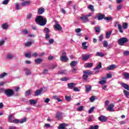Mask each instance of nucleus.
Masks as SVG:
<instances>
[{
	"instance_id": "f257e3e1",
	"label": "nucleus",
	"mask_w": 129,
	"mask_h": 129,
	"mask_svg": "<svg viewBox=\"0 0 129 129\" xmlns=\"http://www.w3.org/2000/svg\"><path fill=\"white\" fill-rule=\"evenodd\" d=\"M35 22L39 26H45L47 24V19L42 16H38L35 19Z\"/></svg>"
},
{
	"instance_id": "f03ea898",
	"label": "nucleus",
	"mask_w": 129,
	"mask_h": 129,
	"mask_svg": "<svg viewBox=\"0 0 129 129\" xmlns=\"http://www.w3.org/2000/svg\"><path fill=\"white\" fill-rule=\"evenodd\" d=\"M4 93L8 97H12V96H14V94H15L14 90L11 89H7L5 90Z\"/></svg>"
},
{
	"instance_id": "7ed1b4c3",
	"label": "nucleus",
	"mask_w": 129,
	"mask_h": 129,
	"mask_svg": "<svg viewBox=\"0 0 129 129\" xmlns=\"http://www.w3.org/2000/svg\"><path fill=\"white\" fill-rule=\"evenodd\" d=\"M8 121L9 122H12L13 123H19V119H16L14 117V114H12L8 116Z\"/></svg>"
},
{
	"instance_id": "20e7f679",
	"label": "nucleus",
	"mask_w": 129,
	"mask_h": 129,
	"mask_svg": "<svg viewBox=\"0 0 129 129\" xmlns=\"http://www.w3.org/2000/svg\"><path fill=\"white\" fill-rule=\"evenodd\" d=\"M62 56L60 57V61H63V62H67L68 61L69 59L68 57L66 56V52L63 51L62 53Z\"/></svg>"
},
{
	"instance_id": "39448f33",
	"label": "nucleus",
	"mask_w": 129,
	"mask_h": 129,
	"mask_svg": "<svg viewBox=\"0 0 129 129\" xmlns=\"http://www.w3.org/2000/svg\"><path fill=\"white\" fill-rule=\"evenodd\" d=\"M118 42L119 45L122 46L124 43H126V42H127V39H126V38H121L118 40Z\"/></svg>"
},
{
	"instance_id": "423d86ee",
	"label": "nucleus",
	"mask_w": 129,
	"mask_h": 129,
	"mask_svg": "<svg viewBox=\"0 0 129 129\" xmlns=\"http://www.w3.org/2000/svg\"><path fill=\"white\" fill-rule=\"evenodd\" d=\"M55 25L54 26V28L57 31H61L62 30V27L60 26V24L58 23V22L55 21Z\"/></svg>"
},
{
	"instance_id": "0eeeda50",
	"label": "nucleus",
	"mask_w": 129,
	"mask_h": 129,
	"mask_svg": "<svg viewBox=\"0 0 129 129\" xmlns=\"http://www.w3.org/2000/svg\"><path fill=\"white\" fill-rule=\"evenodd\" d=\"M82 20L83 23H88L89 22V19L87 16H82L80 18Z\"/></svg>"
},
{
	"instance_id": "6e6552de",
	"label": "nucleus",
	"mask_w": 129,
	"mask_h": 129,
	"mask_svg": "<svg viewBox=\"0 0 129 129\" xmlns=\"http://www.w3.org/2000/svg\"><path fill=\"white\" fill-rule=\"evenodd\" d=\"M23 71L25 72V75L29 76L32 74L31 70H30L29 69L25 68L23 69Z\"/></svg>"
},
{
	"instance_id": "1a4fd4ad",
	"label": "nucleus",
	"mask_w": 129,
	"mask_h": 129,
	"mask_svg": "<svg viewBox=\"0 0 129 129\" xmlns=\"http://www.w3.org/2000/svg\"><path fill=\"white\" fill-rule=\"evenodd\" d=\"M66 126H68V125L66 123H62L59 124L58 126V129H63L66 127Z\"/></svg>"
},
{
	"instance_id": "9d476101",
	"label": "nucleus",
	"mask_w": 129,
	"mask_h": 129,
	"mask_svg": "<svg viewBox=\"0 0 129 129\" xmlns=\"http://www.w3.org/2000/svg\"><path fill=\"white\" fill-rule=\"evenodd\" d=\"M99 120L102 122H105L106 120H107V117L103 115L100 116L99 117Z\"/></svg>"
},
{
	"instance_id": "9b49d317",
	"label": "nucleus",
	"mask_w": 129,
	"mask_h": 129,
	"mask_svg": "<svg viewBox=\"0 0 129 129\" xmlns=\"http://www.w3.org/2000/svg\"><path fill=\"white\" fill-rule=\"evenodd\" d=\"M113 107H114V105H113V104H111L107 108V110H108V111H114Z\"/></svg>"
},
{
	"instance_id": "f8f14e48",
	"label": "nucleus",
	"mask_w": 129,
	"mask_h": 129,
	"mask_svg": "<svg viewBox=\"0 0 129 129\" xmlns=\"http://www.w3.org/2000/svg\"><path fill=\"white\" fill-rule=\"evenodd\" d=\"M45 12V9H44L43 7H41V8H39L38 9V14L39 15H42L43 13Z\"/></svg>"
},
{
	"instance_id": "ddd939ff",
	"label": "nucleus",
	"mask_w": 129,
	"mask_h": 129,
	"mask_svg": "<svg viewBox=\"0 0 129 129\" xmlns=\"http://www.w3.org/2000/svg\"><path fill=\"white\" fill-rule=\"evenodd\" d=\"M90 56H91V54H88V55L84 54L82 55V57H83L82 59L84 61H86V60H88V59L90 58Z\"/></svg>"
},
{
	"instance_id": "4468645a",
	"label": "nucleus",
	"mask_w": 129,
	"mask_h": 129,
	"mask_svg": "<svg viewBox=\"0 0 129 129\" xmlns=\"http://www.w3.org/2000/svg\"><path fill=\"white\" fill-rule=\"evenodd\" d=\"M115 68H116V66L115 64H112L107 68V70H114Z\"/></svg>"
},
{
	"instance_id": "2eb2a0df",
	"label": "nucleus",
	"mask_w": 129,
	"mask_h": 129,
	"mask_svg": "<svg viewBox=\"0 0 129 129\" xmlns=\"http://www.w3.org/2000/svg\"><path fill=\"white\" fill-rule=\"evenodd\" d=\"M43 92V89H40L39 90H36V91L35 93V96H39L41 93Z\"/></svg>"
},
{
	"instance_id": "dca6fc26",
	"label": "nucleus",
	"mask_w": 129,
	"mask_h": 129,
	"mask_svg": "<svg viewBox=\"0 0 129 129\" xmlns=\"http://www.w3.org/2000/svg\"><path fill=\"white\" fill-rule=\"evenodd\" d=\"M116 25H117V26H118V28L119 32L123 33V31H122V27H121V25H120V24H118V22H116L115 26H116Z\"/></svg>"
},
{
	"instance_id": "f3484780",
	"label": "nucleus",
	"mask_w": 129,
	"mask_h": 129,
	"mask_svg": "<svg viewBox=\"0 0 129 129\" xmlns=\"http://www.w3.org/2000/svg\"><path fill=\"white\" fill-rule=\"evenodd\" d=\"M25 56L26 58H28V59L32 58V52L29 51V52H26L25 54Z\"/></svg>"
},
{
	"instance_id": "a211bd4d",
	"label": "nucleus",
	"mask_w": 129,
	"mask_h": 129,
	"mask_svg": "<svg viewBox=\"0 0 129 129\" xmlns=\"http://www.w3.org/2000/svg\"><path fill=\"white\" fill-rule=\"evenodd\" d=\"M103 80L100 81L99 83L102 85H103V84H105L106 83V79H107V78L106 77H103L102 78Z\"/></svg>"
},
{
	"instance_id": "6ab92c4d",
	"label": "nucleus",
	"mask_w": 129,
	"mask_h": 129,
	"mask_svg": "<svg viewBox=\"0 0 129 129\" xmlns=\"http://www.w3.org/2000/svg\"><path fill=\"white\" fill-rule=\"evenodd\" d=\"M122 76L124 78V79H125L126 80H128V79H129V73H128L125 72L122 74Z\"/></svg>"
},
{
	"instance_id": "aec40b11",
	"label": "nucleus",
	"mask_w": 129,
	"mask_h": 129,
	"mask_svg": "<svg viewBox=\"0 0 129 129\" xmlns=\"http://www.w3.org/2000/svg\"><path fill=\"white\" fill-rule=\"evenodd\" d=\"M120 85L122 87H123L125 89H126V90H128L129 91V87L128 85L126 84H124L123 83H121Z\"/></svg>"
},
{
	"instance_id": "412c9836",
	"label": "nucleus",
	"mask_w": 129,
	"mask_h": 129,
	"mask_svg": "<svg viewBox=\"0 0 129 129\" xmlns=\"http://www.w3.org/2000/svg\"><path fill=\"white\" fill-rule=\"evenodd\" d=\"M1 27L3 28L4 30H8L9 28V25L7 23H4L1 25Z\"/></svg>"
},
{
	"instance_id": "4be33fe9",
	"label": "nucleus",
	"mask_w": 129,
	"mask_h": 129,
	"mask_svg": "<svg viewBox=\"0 0 129 129\" xmlns=\"http://www.w3.org/2000/svg\"><path fill=\"white\" fill-rule=\"evenodd\" d=\"M62 113L60 112H57L56 114V117L58 119H60V118H62Z\"/></svg>"
},
{
	"instance_id": "5701e85b",
	"label": "nucleus",
	"mask_w": 129,
	"mask_h": 129,
	"mask_svg": "<svg viewBox=\"0 0 129 129\" xmlns=\"http://www.w3.org/2000/svg\"><path fill=\"white\" fill-rule=\"evenodd\" d=\"M112 33V31H109L106 32V39H109L110 38V36H111Z\"/></svg>"
},
{
	"instance_id": "b1692460",
	"label": "nucleus",
	"mask_w": 129,
	"mask_h": 129,
	"mask_svg": "<svg viewBox=\"0 0 129 129\" xmlns=\"http://www.w3.org/2000/svg\"><path fill=\"white\" fill-rule=\"evenodd\" d=\"M33 44V41H27L26 42L24 45L26 47H31V45H32Z\"/></svg>"
},
{
	"instance_id": "393cba45",
	"label": "nucleus",
	"mask_w": 129,
	"mask_h": 129,
	"mask_svg": "<svg viewBox=\"0 0 129 129\" xmlns=\"http://www.w3.org/2000/svg\"><path fill=\"white\" fill-rule=\"evenodd\" d=\"M8 75H9L8 73L4 72L0 75V79H3V78H5V77H6V76H8Z\"/></svg>"
},
{
	"instance_id": "a878e982",
	"label": "nucleus",
	"mask_w": 129,
	"mask_h": 129,
	"mask_svg": "<svg viewBox=\"0 0 129 129\" xmlns=\"http://www.w3.org/2000/svg\"><path fill=\"white\" fill-rule=\"evenodd\" d=\"M35 62L36 64H41L43 62V59L42 58H37L35 60Z\"/></svg>"
},
{
	"instance_id": "bb28decb",
	"label": "nucleus",
	"mask_w": 129,
	"mask_h": 129,
	"mask_svg": "<svg viewBox=\"0 0 129 129\" xmlns=\"http://www.w3.org/2000/svg\"><path fill=\"white\" fill-rule=\"evenodd\" d=\"M7 58L8 59V60H12L14 58V54H11V53H8L7 55Z\"/></svg>"
},
{
	"instance_id": "cd10ccee",
	"label": "nucleus",
	"mask_w": 129,
	"mask_h": 129,
	"mask_svg": "<svg viewBox=\"0 0 129 129\" xmlns=\"http://www.w3.org/2000/svg\"><path fill=\"white\" fill-rule=\"evenodd\" d=\"M87 44V42H84L82 44V46L84 50H86L87 48H88V46L86 45Z\"/></svg>"
},
{
	"instance_id": "c85d7f7f",
	"label": "nucleus",
	"mask_w": 129,
	"mask_h": 129,
	"mask_svg": "<svg viewBox=\"0 0 129 129\" xmlns=\"http://www.w3.org/2000/svg\"><path fill=\"white\" fill-rule=\"evenodd\" d=\"M30 4H31L30 1L24 2L22 3V6H23V7H26V6H29Z\"/></svg>"
},
{
	"instance_id": "c756f323",
	"label": "nucleus",
	"mask_w": 129,
	"mask_h": 129,
	"mask_svg": "<svg viewBox=\"0 0 129 129\" xmlns=\"http://www.w3.org/2000/svg\"><path fill=\"white\" fill-rule=\"evenodd\" d=\"M101 65V62H99V64L94 69V70H99L102 67Z\"/></svg>"
},
{
	"instance_id": "7c9ffc66",
	"label": "nucleus",
	"mask_w": 129,
	"mask_h": 129,
	"mask_svg": "<svg viewBox=\"0 0 129 129\" xmlns=\"http://www.w3.org/2000/svg\"><path fill=\"white\" fill-rule=\"evenodd\" d=\"M74 86H75V84L73 83H71L68 84V87L70 89H71V88H73V87H74Z\"/></svg>"
},
{
	"instance_id": "2f4dec72",
	"label": "nucleus",
	"mask_w": 129,
	"mask_h": 129,
	"mask_svg": "<svg viewBox=\"0 0 129 129\" xmlns=\"http://www.w3.org/2000/svg\"><path fill=\"white\" fill-rule=\"evenodd\" d=\"M104 15H102V14H99V16L98 17V19L99 20V21H100L101 20H103L104 18Z\"/></svg>"
},
{
	"instance_id": "473e14b6",
	"label": "nucleus",
	"mask_w": 129,
	"mask_h": 129,
	"mask_svg": "<svg viewBox=\"0 0 129 129\" xmlns=\"http://www.w3.org/2000/svg\"><path fill=\"white\" fill-rule=\"evenodd\" d=\"M84 74H86L87 75H90L91 74H92V71L89 70L85 71L84 72Z\"/></svg>"
},
{
	"instance_id": "72a5a7b5",
	"label": "nucleus",
	"mask_w": 129,
	"mask_h": 129,
	"mask_svg": "<svg viewBox=\"0 0 129 129\" xmlns=\"http://www.w3.org/2000/svg\"><path fill=\"white\" fill-rule=\"evenodd\" d=\"M93 66V63H87L85 64V67H87V68H90V67H92Z\"/></svg>"
},
{
	"instance_id": "f704fd0d",
	"label": "nucleus",
	"mask_w": 129,
	"mask_h": 129,
	"mask_svg": "<svg viewBox=\"0 0 129 129\" xmlns=\"http://www.w3.org/2000/svg\"><path fill=\"white\" fill-rule=\"evenodd\" d=\"M77 65V61H73L70 63V66L72 67H75V66H76Z\"/></svg>"
},
{
	"instance_id": "c9c22d12",
	"label": "nucleus",
	"mask_w": 129,
	"mask_h": 129,
	"mask_svg": "<svg viewBox=\"0 0 129 129\" xmlns=\"http://www.w3.org/2000/svg\"><path fill=\"white\" fill-rule=\"evenodd\" d=\"M27 121V118H24L22 119L21 120L19 119L18 123H24V122H26Z\"/></svg>"
},
{
	"instance_id": "e433bc0d",
	"label": "nucleus",
	"mask_w": 129,
	"mask_h": 129,
	"mask_svg": "<svg viewBox=\"0 0 129 129\" xmlns=\"http://www.w3.org/2000/svg\"><path fill=\"white\" fill-rule=\"evenodd\" d=\"M43 32L45 34H49L50 33V29L47 27H45L43 30Z\"/></svg>"
},
{
	"instance_id": "4c0bfd02",
	"label": "nucleus",
	"mask_w": 129,
	"mask_h": 129,
	"mask_svg": "<svg viewBox=\"0 0 129 129\" xmlns=\"http://www.w3.org/2000/svg\"><path fill=\"white\" fill-rule=\"evenodd\" d=\"M96 56H99V57H104V54L101 52H97L96 53Z\"/></svg>"
},
{
	"instance_id": "58836bf2",
	"label": "nucleus",
	"mask_w": 129,
	"mask_h": 129,
	"mask_svg": "<svg viewBox=\"0 0 129 129\" xmlns=\"http://www.w3.org/2000/svg\"><path fill=\"white\" fill-rule=\"evenodd\" d=\"M53 98L55 100H57V101H58V102L62 101V100H60V98H59V97H58V96H53Z\"/></svg>"
},
{
	"instance_id": "ea45409f",
	"label": "nucleus",
	"mask_w": 129,
	"mask_h": 129,
	"mask_svg": "<svg viewBox=\"0 0 129 129\" xmlns=\"http://www.w3.org/2000/svg\"><path fill=\"white\" fill-rule=\"evenodd\" d=\"M16 10L17 11L20 10L21 7L20 6V4L19 3L15 4Z\"/></svg>"
},
{
	"instance_id": "a19ab883",
	"label": "nucleus",
	"mask_w": 129,
	"mask_h": 129,
	"mask_svg": "<svg viewBox=\"0 0 129 129\" xmlns=\"http://www.w3.org/2000/svg\"><path fill=\"white\" fill-rule=\"evenodd\" d=\"M88 8L89 9V10H90V11H91L92 12H94V7H93V6L89 5L88 7Z\"/></svg>"
},
{
	"instance_id": "79ce46f5",
	"label": "nucleus",
	"mask_w": 129,
	"mask_h": 129,
	"mask_svg": "<svg viewBox=\"0 0 129 129\" xmlns=\"http://www.w3.org/2000/svg\"><path fill=\"white\" fill-rule=\"evenodd\" d=\"M122 5H120L116 7V10L117 11H120L122 9Z\"/></svg>"
},
{
	"instance_id": "37998d69",
	"label": "nucleus",
	"mask_w": 129,
	"mask_h": 129,
	"mask_svg": "<svg viewBox=\"0 0 129 129\" xmlns=\"http://www.w3.org/2000/svg\"><path fill=\"white\" fill-rule=\"evenodd\" d=\"M123 29H127V24L126 23H123L122 26Z\"/></svg>"
},
{
	"instance_id": "c03bdc74",
	"label": "nucleus",
	"mask_w": 129,
	"mask_h": 129,
	"mask_svg": "<svg viewBox=\"0 0 129 129\" xmlns=\"http://www.w3.org/2000/svg\"><path fill=\"white\" fill-rule=\"evenodd\" d=\"M65 99L67 100V101H69V102L71 101V96H65Z\"/></svg>"
},
{
	"instance_id": "a18cd8bd",
	"label": "nucleus",
	"mask_w": 129,
	"mask_h": 129,
	"mask_svg": "<svg viewBox=\"0 0 129 129\" xmlns=\"http://www.w3.org/2000/svg\"><path fill=\"white\" fill-rule=\"evenodd\" d=\"M95 30L96 33H99L100 32V27L99 26L95 27Z\"/></svg>"
},
{
	"instance_id": "49530a36",
	"label": "nucleus",
	"mask_w": 129,
	"mask_h": 129,
	"mask_svg": "<svg viewBox=\"0 0 129 129\" xmlns=\"http://www.w3.org/2000/svg\"><path fill=\"white\" fill-rule=\"evenodd\" d=\"M108 45V43L107 42V41L104 40L103 42V47H105V48H106Z\"/></svg>"
},
{
	"instance_id": "de8ad7c7",
	"label": "nucleus",
	"mask_w": 129,
	"mask_h": 129,
	"mask_svg": "<svg viewBox=\"0 0 129 129\" xmlns=\"http://www.w3.org/2000/svg\"><path fill=\"white\" fill-rule=\"evenodd\" d=\"M84 108V107L83 106H81L77 108V111H82V110H83Z\"/></svg>"
},
{
	"instance_id": "09e8293b",
	"label": "nucleus",
	"mask_w": 129,
	"mask_h": 129,
	"mask_svg": "<svg viewBox=\"0 0 129 129\" xmlns=\"http://www.w3.org/2000/svg\"><path fill=\"white\" fill-rule=\"evenodd\" d=\"M94 108H95V107H92L89 110V111H88V113L90 114V113H92L93 111V110H94Z\"/></svg>"
},
{
	"instance_id": "8fccbe9b",
	"label": "nucleus",
	"mask_w": 129,
	"mask_h": 129,
	"mask_svg": "<svg viewBox=\"0 0 129 129\" xmlns=\"http://www.w3.org/2000/svg\"><path fill=\"white\" fill-rule=\"evenodd\" d=\"M95 96H93L92 97H91V98H90V100L91 101V102H94V101L95 100Z\"/></svg>"
},
{
	"instance_id": "3c124183",
	"label": "nucleus",
	"mask_w": 129,
	"mask_h": 129,
	"mask_svg": "<svg viewBox=\"0 0 129 129\" xmlns=\"http://www.w3.org/2000/svg\"><path fill=\"white\" fill-rule=\"evenodd\" d=\"M22 33L25 35H28V34H29V31L27 29H24L22 30Z\"/></svg>"
},
{
	"instance_id": "603ef678",
	"label": "nucleus",
	"mask_w": 129,
	"mask_h": 129,
	"mask_svg": "<svg viewBox=\"0 0 129 129\" xmlns=\"http://www.w3.org/2000/svg\"><path fill=\"white\" fill-rule=\"evenodd\" d=\"M45 40H49L50 39V34L49 33L45 34Z\"/></svg>"
},
{
	"instance_id": "864d4df0",
	"label": "nucleus",
	"mask_w": 129,
	"mask_h": 129,
	"mask_svg": "<svg viewBox=\"0 0 129 129\" xmlns=\"http://www.w3.org/2000/svg\"><path fill=\"white\" fill-rule=\"evenodd\" d=\"M9 2H10V0H4L2 2V4L3 5H8V4H9Z\"/></svg>"
},
{
	"instance_id": "5fc2aeb1",
	"label": "nucleus",
	"mask_w": 129,
	"mask_h": 129,
	"mask_svg": "<svg viewBox=\"0 0 129 129\" xmlns=\"http://www.w3.org/2000/svg\"><path fill=\"white\" fill-rule=\"evenodd\" d=\"M83 78L85 80H87V78H88V75H86V74H84L83 76Z\"/></svg>"
},
{
	"instance_id": "6e6d98bb",
	"label": "nucleus",
	"mask_w": 129,
	"mask_h": 129,
	"mask_svg": "<svg viewBox=\"0 0 129 129\" xmlns=\"http://www.w3.org/2000/svg\"><path fill=\"white\" fill-rule=\"evenodd\" d=\"M123 93L126 96H128V95H129V92L125 90H123Z\"/></svg>"
},
{
	"instance_id": "4d7b16f0",
	"label": "nucleus",
	"mask_w": 129,
	"mask_h": 129,
	"mask_svg": "<svg viewBox=\"0 0 129 129\" xmlns=\"http://www.w3.org/2000/svg\"><path fill=\"white\" fill-rule=\"evenodd\" d=\"M31 94V90H28L25 92L26 96H28Z\"/></svg>"
},
{
	"instance_id": "13d9d810",
	"label": "nucleus",
	"mask_w": 129,
	"mask_h": 129,
	"mask_svg": "<svg viewBox=\"0 0 129 129\" xmlns=\"http://www.w3.org/2000/svg\"><path fill=\"white\" fill-rule=\"evenodd\" d=\"M104 20H105L106 21H111L112 20V18L110 17H105Z\"/></svg>"
},
{
	"instance_id": "bf43d9fd",
	"label": "nucleus",
	"mask_w": 129,
	"mask_h": 129,
	"mask_svg": "<svg viewBox=\"0 0 129 129\" xmlns=\"http://www.w3.org/2000/svg\"><path fill=\"white\" fill-rule=\"evenodd\" d=\"M91 90V86H89V87L86 88V92H89Z\"/></svg>"
},
{
	"instance_id": "052dcab7",
	"label": "nucleus",
	"mask_w": 129,
	"mask_h": 129,
	"mask_svg": "<svg viewBox=\"0 0 129 129\" xmlns=\"http://www.w3.org/2000/svg\"><path fill=\"white\" fill-rule=\"evenodd\" d=\"M60 80L61 81H67V80H69V79H68L67 77H64V78H61Z\"/></svg>"
},
{
	"instance_id": "680f3d73",
	"label": "nucleus",
	"mask_w": 129,
	"mask_h": 129,
	"mask_svg": "<svg viewBox=\"0 0 129 129\" xmlns=\"http://www.w3.org/2000/svg\"><path fill=\"white\" fill-rule=\"evenodd\" d=\"M31 18H32V14L29 13V14H28L27 15V19L28 20H30V19Z\"/></svg>"
},
{
	"instance_id": "e2e57ef3",
	"label": "nucleus",
	"mask_w": 129,
	"mask_h": 129,
	"mask_svg": "<svg viewBox=\"0 0 129 129\" xmlns=\"http://www.w3.org/2000/svg\"><path fill=\"white\" fill-rule=\"evenodd\" d=\"M73 90H74V91H76L77 92H79V91H80V90H79V89L78 87L74 88Z\"/></svg>"
},
{
	"instance_id": "0e129e2a",
	"label": "nucleus",
	"mask_w": 129,
	"mask_h": 129,
	"mask_svg": "<svg viewBox=\"0 0 129 129\" xmlns=\"http://www.w3.org/2000/svg\"><path fill=\"white\" fill-rule=\"evenodd\" d=\"M4 44H5L4 40H0V47H1V46H3V45H4Z\"/></svg>"
},
{
	"instance_id": "69168bd1",
	"label": "nucleus",
	"mask_w": 129,
	"mask_h": 129,
	"mask_svg": "<svg viewBox=\"0 0 129 129\" xmlns=\"http://www.w3.org/2000/svg\"><path fill=\"white\" fill-rule=\"evenodd\" d=\"M66 73V70L60 71L59 72V74H65Z\"/></svg>"
},
{
	"instance_id": "338daca9",
	"label": "nucleus",
	"mask_w": 129,
	"mask_h": 129,
	"mask_svg": "<svg viewBox=\"0 0 129 129\" xmlns=\"http://www.w3.org/2000/svg\"><path fill=\"white\" fill-rule=\"evenodd\" d=\"M25 64H32V61H30V60H26L25 61Z\"/></svg>"
},
{
	"instance_id": "774afa93",
	"label": "nucleus",
	"mask_w": 129,
	"mask_h": 129,
	"mask_svg": "<svg viewBox=\"0 0 129 129\" xmlns=\"http://www.w3.org/2000/svg\"><path fill=\"white\" fill-rule=\"evenodd\" d=\"M92 126L93 129H98L99 128V126L97 125H96L95 126Z\"/></svg>"
}]
</instances>
